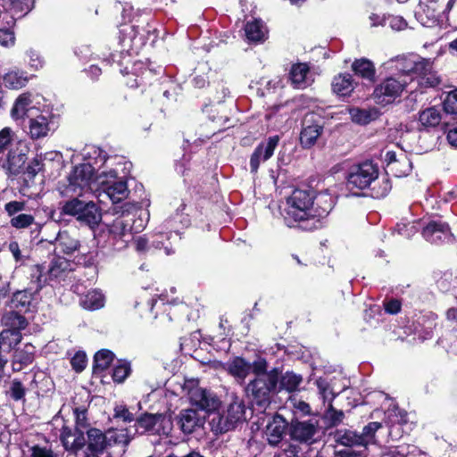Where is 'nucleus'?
Here are the masks:
<instances>
[{
	"label": "nucleus",
	"instance_id": "obj_1",
	"mask_svg": "<svg viewBox=\"0 0 457 457\" xmlns=\"http://www.w3.org/2000/svg\"><path fill=\"white\" fill-rule=\"evenodd\" d=\"M284 218L288 227L295 222L315 219L314 192L310 189H295L287 198Z\"/></svg>",
	"mask_w": 457,
	"mask_h": 457
},
{
	"label": "nucleus",
	"instance_id": "obj_2",
	"mask_svg": "<svg viewBox=\"0 0 457 457\" xmlns=\"http://www.w3.org/2000/svg\"><path fill=\"white\" fill-rule=\"evenodd\" d=\"M97 174H95V169L90 163H82L74 167L68 177V185L64 191V195L80 196L88 191H97L98 182Z\"/></svg>",
	"mask_w": 457,
	"mask_h": 457
},
{
	"label": "nucleus",
	"instance_id": "obj_3",
	"mask_svg": "<svg viewBox=\"0 0 457 457\" xmlns=\"http://www.w3.org/2000/svg\"><path fill=\"white\" fill-rule=\"evenodd\" d=\"M278 381V374L256 376L245 386L246 395L261 409H266L271 400Z\"/></svg>",
	"mask_w": 457,
	"mask_h": 457
},
{
	"label": "nucleus",
	"instance_id": "obj_4",
	"mask_svg": "<svg viewBox=\"0 0 457 457\" xmlns=\"http://www.w3.org/2000/svg\"><path fill=\"white\" fill-rule=\"evenodd\" d=\"M87 439L86 440V457H97L102 453L111 442L115 444H123L127 445L129 439L127 435L120 431H109L107 434L103 433L100 429L90 428L87 431Z\"/></svg>",
	"mask_w": 457,
	"mask_h": 457
},
{
	"label": "nucleus",
	"instance_id": "obj_5",
	"mask_svg": "<svg viewBox=\"0 0 457 457\" xmlns=\"http://www.w3.org/2000/svg\"><path fill=\"white\" fill-rule=\"evenodd\" d=\"M62 212L64 214L75 216L79 222L90 228L98 225L102 220L101 212L94 202H83L77 197L67 201L63 204Z\"/></svg>",
	"mask_w": 457,
	"mask_h": 457
},
{
	"label": "nucleus",
	"instance_id": "obj_6",
	"mask_svg": "<svg viewBox=\"0 0 457 457\" xmlns=\"http://www.w3.org/2000/svg\"><path fill=\"white\" fill-rule=\"evenodd\" d=\"M134 219L129 215H122L108 225L110 245L116 250L127 247L133 239V232H138L133 228Z\"/></svg>",
	"mask_w": 457,
	"mask_h": 457
},
{
	"label": "nucleus",
	"instance_id": "obj_7",
	"mask_svg": "<svg viewBox=\"0 0 457 457\" xmlns=\"http://www.w3.org/2000/svg\"><path fill=\"white\" fill-rule=\"evenodd\" d=\"M378 178V167L372 162L367 161L353 165L348 171L346 181L350 189L360 190L370 187Z\"/></svg>",
	"mask_w": 457,
	"mask_h": 457
},
{
	"label": "nucleus",
	"instance_id": "obj_8",
	"mask_svg": "<svg viewBox=\"0 0 457 457\" xmlns=\"http://www.w3.org/2000/svg\"><path fill=\"white\" fill-rule=\"evenodd\" d=\"M96 182H98V190H102L112 203L122 201L129 194L127 183L117 177L115 170H111L97 174Z\"/></svg>",
	"mask_w": 457,
	"mask_h": 457
},
{
	"label": "nucleus",
	"instance_id": "obj_9",
	"mask_svg": "<svg viewBox=\"0 0 457 457\" xmlns=\"http://www.w3.org/2000/svg\"><path fill=\"white\" fill-rule=\"evenodd\" d=\"M407 80L389 77L378 84L373 92L375 102L379 104H388L398 97L407 87Z\"/></svg>",
	"mask_w": 457,
	"mask_h": 457
},
{
	"label": "nucleus",
	"instance_id": "obj_10",
	"mask_svg": "<svg viewBox=\"0 0 457 457\" xmlns=\"http://www.w3.org/2000/svg\"><path fill=\"white\" fill-rule=\"evenodd\" d=\"M319 426L317 421L294 420L289 426V435L292 439L300 443L312 445L317 441L319 436Z\"/></svg>",
	"mask_w": 457,
	"mask_h": 457
},
{
	"label": "nucleus",
	"instance_id": "obj_11",
	"mask_svg": "<svg viewBox=\"0 0 457 457\" xmlns=\"http://www.w3.org/2000/svg\"><path fill=\"white\" fill-rule=\"evenodd\" d=\"M422 237L431 244L451 243L453 236L447 223L441 220H429L422 228Z\"/></svg>",
	"mask_w": 457,
	"mask_h": 457
},
{
	"label": "nucleus",
	"instance_id": "obj_12",
	"mask_svg": "<svg viewBox=\"0 0 457 457\" xmlns=\"http://www.w3.org/2000/svg\"><path fill=\"white\" fill-rule=\"evenodd\" d=\"M188 397L192 405L208 412L214 411L220 404V399L212 391L198 386L189 389Z\"/></svg>",
	"mask_w": 457,
	"mask_h": 457
},
{
	"label": "nucleus",
	"instance_id": "obj_13",
	"mask_svg": "<svg viewBox=\"0 0 457 457\" xmlns=\"http://www.w3.org/2000/svg\"><path fill=\"white\" fill-rule=\"evenodd\" d=\"M315 117L313 113H309L303 119L300 143L304 148H310L314 145L323 132L322 124L320 120H316Z\"/></svg>",
	"mask_w": 457,
	"mask_h": 457
},
{
	"label": "nucleus",
	"instance_id": "obj_14",
	"mask_svg": "<svg viewBox=\"0 0 457 457\" xmlns=\"http://www.w3.org/2000/svg\"><path fill=\"white\" fill-rule=\"evenodd\" d=\"M278 142L279 137L276 135L270 137L267 141L258 145L250 158V169L252 172H257L261 162L268 161L273 155Z\"/></svg>",
	"mask_w": 457,
	"mask_h": 457
},
{
	"label": "nucleus",
	"instance_id": "obj_15",
	"mask_svg": "<svg viewBox=\"0 0 457 457\" xmlns=\"http://www.w3.org/2000/svg\"><path fill=\"white\" fill-rule=\"evenodd\" d=\"M289 426L287 421L280 415H274L266 425L265 436L270 445H278L287 434Z\"/></svg>",
	"mask_w": 457,
	"mask_h": 457
},
{
	"label": "nucleus",
	"instance_id": "obj_16",
	"mask_svg": "<svg viewBox=\"0 0 457 457\" xmlns=\"http://www.w3.org/2000/svg\"><path fill=\"white\" fill-rule=\"evenodd\" d=\"M422 62V58L417 55H403L389 60L385 63L388 70H395L402 75H415L418 72V66Z\"/></svg>",
	"mask_w": 457,
	"mask_h": 457
},
{
	"label": "nucleus",
	"instance_id": "obj_17",
	"mask_svg": "<svg viewBox=\"0 0 457 457\" xmlns=\"http://www.w3.org/2000/svg\"><path fill=\"white\" fill-rule=\"evenodd\" d=\"M28 153V146L21 142H19L15 148L9 150L5 167L10 174L18 175L24 171Z\"/></svg>",
	"mask_w": 457,
	"mask_h": 457
},
{
	"label": "nucleus",
	"instance_id": "obj_18",
	"mask_svg": "<svg viewBox=\"0 0 457 457\" xmlns=\"http://www.w3.org/2000/svg\"><path fill=\"white\" fill-rule=\"evenodd\" d=\"M411 80H416L417 84L423 88L435 87L441 82V79L433 69L432 63L425 59H422L420 66H418V72L415 74V79L412 78Z\"/></svg>",
	"mask_w": 457,
	"mask_h": 457
},
{
	"label": "nucleus",
	"instance_id": "obj_19",
	"mask_svg": "<svg viewBox=\"0 0 457 457\" xmlns=\"http://www.w3.org/2000/svg\"><path fill=\"white\" fill-rule=\"evenodd\" d=\"M60 440L66 451L77 453L86 445L84 432L79 428L72 430L71 428L63 426L61 430Z\"/></svg>",
	"mask_w": 457,
	"mask_h": 457
},
{
	"label": "nucleus",
	"instance_id": "obj_20",
	"mask_svg": "<svg viewBox=\"0 0 457 457\" xmlns=\"http://www.w3.org/2000/svg\"><path fill=\"white\" fill-rule=\"evenodd\" d=\"M52 130V122L48 115L38 114L29 117L28 121V134L32 139L46 137Z\"/></svg>",
	"mask_w": 457,
	"mask_h": 457
},
{
	"label": "nucleus",
	"instance_id": "obj_21",
	"mask_svg": "<svg viewBox=\"0 0 457 457\" xmlns=\"http://www.w3.org/2000/svg\"><path fill=\"white\" fill-rule=\"evenodd\" d=\"M0 13H8L16 20L26 15L33 7V0H0Z\"/></svg>",
	"mask_w": 457,
	"mask_h": 457
},
{
	"label": "nucleus",
	"instance_id": "obj_22",
	"mask_svg": "<svg viewBox=\"0 0 457 457\" xmlns=\"http://www.w3.org/2000/svg\"><path fill=\"white\" fill-rule=\"evenodd\" d=\"M21 333L18 330H3L0 333V367H4L8 360L6 353L16 350L15 347L21 341Z\"/></svg>",
	"mask_w": 457,
	"mask_h": 457
},
{
	"label": "nucleus",
	"instance_id": "obj_23",
	"mask_svg": "<svg viewBox=\"0 0 457 457\" xmlns=\"http://www.w3.org/2000/svg\"><path fill=\"white\" fill-rule=\"evenodd\" d=\"M289 79L294 87L303 89L310 86L312 81V74L307 63L298 62L292 65L289 71Z\"/></svg>",
	"mask_w": 457,
	"mask_h": 457
},
{
	"label": "nucleus",
	"instance_id": "obj_24",
	"mask_svg": "<svg viewBox=\"0 0 457 457\" xmlns=\"http://www.w3.org/2000/svg\"><path fill=\"white\" fill-rule=\"evenodd\" d=\"M14 19L8 13H0V46L9 48L15 45Z\"/></svg>",
	"mask_w": 457,
	"mask_h": 457
},
{
	"label": "nucleus",
	"instance_id": "obj_25",
	"mask_svg": "<svg viewBox=\"0 0 457 457\" xmlns=\"http://www.w3.org/2000/svg\"><path fill=\"white\" fill-rule=\"evenodd\" d=\"M170 420L162 414H145L137 420L139 428L144 432H152L155 434L165 433L162 426L169 424Z\"/></svg>",
	"mask_w": 457,
	"mask_h": 457
},
{
	"label": "nucleus",
	"instance_id": "obj_26",
	"mask_svg": "<svg viewBox=\"0 0 457 457\" xmlns=\"http://www.w3.org/2000/svg\"><path fill=\"white\" fill-rule=\"evenodd\" d=\"M443 112L438 106H430L419 112L418 123L420 129H429L438 126L442 120Z\"/></svg>",
	"mask_w": 457,
	"mask_h": 457
},
{
	"label": "nucleus",
	"instance_id": "obj_27",
	"mask_svg": "<svg viewBox=\"0 0 457 457\" xmlns=\"http://www.w3.org/2000/svg\"><path fill=\"white\" fill-rule=\"evenodd\" d=\"M31 94L25 92L21 94L15 100L11 110V116L14 120L31 117L29 112L34 109L32 106Z\"/></svg>",
	"mask_w": 457,
	"mask_h": 457
},
{
	"label": "nucleus",
	"instance_id": "obj_28",
	"mask_svg": "<svg viewBox=\"0 0 457 457\" xmlns=\"http://www.w3.org/2000/svg\"><path fill=\"white\" fill-rule=\"evenodd\" d=\"M355 82L351 74L340 73L332 80V90L339 96H348L355 87Z\"/></svg>",
	"mask_w": 457,
	"mask_h": 457
},
{
	"label": "nucleus",
	"instance_id": "obj_29",
	"mask_svg": "<svg viewBox=\"0 0 457 457\" xmlns=\"http://www.w3.org/2000/svg\"><path fill=\"white\" fill-rule=\"evenodd\" d=\"M230 426L235 428L236 426L245 420V406L243 400L235 397L228 406L225 412Z\"/></svg>",
	"mask_w": 457,
	"mask_h": 457
},
{
	"label": "nucleus",
	"instance_id": "obj_30",
	"mask_svg": "<svg viewBox=\"0 0 457 457\" xmlns=\"http://www.w3.org/2000/svg\"><path fill=\"white\" fill-rule=\"evenodd\" d=\"M420 22L426 27H434L443 22V10H437L436 4L434 2L427 4L422 12L419 14Z\"/></svg>",
	"mask_w": 457,
	"mask_h": 457
},
{
	"label": "nucleus",
	"instance_id": "obj_31",
	"mask_svg": "<svg viewBox=\"0 0 457 457\" xmlns=\"http://www.w3.org/2000/svg\"><path fill=\"white\" fill-rule=\"evenodd\" d=\"M245 32L248 41L261 43L266 39L268 30L262 21L253 20L245 24Z\"/></svg>",
	"mask_w": 457,
	"mask_h": 457
},
{
	"label": "nucleus",
	"instance_id": "obj_32",
	"mask_svg": "<svg viewBox=\"0 0 457 457\" xmlns=\"http://www.w3.org/2000/svg\"><path fill=\"white\" fill-rule=\"evenodd\" d=\"M251 370V364L241 357H236L227 364L228 373L241 383L245 381Z\"/></svg>",
	"mask_w": 457,
	"mask_h": 457
},
{
	"label": "nucleus",
	"instance_id": "obj_33",
	"mask_svg": "<svg viewBox=\"0 0 457 457\" xmlns=\"http://www.w3.org/2000/svg\"><path fill=\"white\" fill-rule=\"evenodd\" d=\"M56 245L65 254H71L80 246L79 240L68 231H60L56 237Z\"/></svg>",
	"mask_w": 457,
	"mask_h": 457
},
{
	"label": "nucleus",
	"instance_id": "obj_34",
	"mask_svg": "<svg viewBox=\"0 0 457 457\" xmlns=\"http://www.w3.org/2000/svg\"><path fill=\"white\" fill-rule=\"evenodd\" d=\"M352 69L356 75L370 82H374L376 70L371 61L366 58L357 59L353 62Z\"/></svg>",
	"mask_w": 457,
	"mask_h": 457
},
{
	"label": "nucleus",
	"instance_id": "obj_35",
	"mask_svg": "<svg viewBox=\"0 0 457 457\" xmlns=\"http://www.w3.org/2000/svg\"><path fill=\"white\" fill-rule=\"evenodd\" d=\"M1 323L6 328L4 330H21L24 329L28 324L26 319L17 312L10 311L3 314Z\"/></svg>",
	"mask_w": 457,
	"mask_h": 457
},
{
	"label": "nucleus",
	"instance_id": "obj_36",
	"mask_svg": "<svg viewBox=\"0 0 457 457\" xmlns=\"http://www.w3.org/2000/svg\"><path fill=\"white\" fill-rule=\"evenodd\" d=\"M334 438L337 444L349 448L354 446H362L360 434L357 431L350 429H338L335 432Z\"/></svg>",
	"mask_w": 457,
	"mask_h": 457
},
{
	"label": "nucleus",
	"instance_id": "obj_37",
	"mask_svg": "<svg viewBox=\"0 0 457 457\" xmlns=\"http://www.w3.org/2000/svg\"><path fill=\"white\" fill-rule=\"evenodd\" d=\"M3 81L4 86L10 89H20L27 85L29 78L25 71L12 70L4 75Z\"/></svg>",
	"mask_w": 457,
	"mask_h": 457
},
{
	"label": "nucleus",
	"instance_id": "obj_38",
	"mask_svg": "<svg viewBox=\"0 0 457 457\" xmlns=\"http://www.w3.org/2000/svg\"><path fill=\"white\" fill-rule=\"evenodd\" d=\"M314 212L315 218H322L327 216L334 207V200L332 196L327 193H320L314 195Z\"/></svg>",
	"mask_w": 457,
	"mask_h": 457
},
{
	"label": "nucleus",
	"instance_id": "obj_39",
	"mask_svg": "<svg viewBox=\"0 0 457 457\" xmlns=\"http://www.w3.org/2000/svg\"><path fill=\"white\" fill-rule=\"evenodd\" d=\"M199 419L194 410H184L179 417V424L181 430L186 434H190L198 425Z\"/></svg>",
	"mask_w": 457,
	"mask_h": 457
},
{
	"label": "nucleus",
	"instance_id": "obj_40",
	"mask_svg": "<svg viewBox=\"0 0 457 457\" xmlns=\"http://www.w3.org/2000/svg\"><path fill=\"white\" fill-rule=\"evenodd\" d=\"M81 304L87 310H98L104 305V296L99 290L88 291L81 300Z\"/></svg>",
	"mask_w": 457,
	"mask_h": 457
},
{
	"label": "nucleus",
	"instance_id": "obj_41",
	"mask_svg": "<svg viewBox=\"0 0 457 457\" xmlns=\"http://www.w3.org/2000/svg\"><path fill=\"white\" fill-rule=\"evenodd\" d=\"M34 347L31 345H25L24 349H16L13 354V370H20L21 365H27L33 360Z\"/></svg>",
	"mask_w": 457,
	"mask_h": 457
},
{
	"label": "nucleus",
	"instance_id": "obj_42",
	"mask_svg": "<svg viewBox=\"0 0 457 457\" xmlns=\"http://www.w3.org/2000/svg\"><path fill=\"white\" fill-rule=\"evenodd\" d=\"M315 384L318 388L319 395L324 404L332 403L337 394L334 392L330 382L326 378H319L316 379Z\"/></svg>",
	"mask_w": 457,
	"mask_h": 457
},
{
	"label": "nucleus",
	"instance_id": "obj_43",
	"mask_svg": "<svg viewBox=\"0 0 457 457\" xmlns=\"http://www.w3.org/2000/svg\"><path fill=\"white\" fill-rule=\"evenodd\" d=\"M382 427L380 422H370L360 432V438L363 447H367L370 445H376V432Z\"/></svg>",
	"mask_w": 457,
	"mask_h": 457
},
{
	"label": "nucleus",
	"instance_id": "obj_44",
	"mask_svg": "<svg viewBox=\"0 0 457 457\" xmlns=\"http://www.w3.org/2000/svg\"><path fill=\"white\" fill-rule=\"evenodd\" d=\"M412 170V163L407 155L403 153L399 154L398 162H394L389 170L395 177L401 178L410 174Z\"/></svg>",
	"mask_w": 457,
	"mask_h": 457
},
{
	"label": "nucleus",
	"instance_id": "obj_45",
	"mask_svg": "<svg viewBox=\"0 0 457 457\" xmlns=\"http://www.w3.org/2000/svg\"><path fill=\"white\" fill-rule=\"evenodd\" d=\"M210 425L212 430L216 434L225 433L228 430L233 429L230 426L228 420L227 419V414L213 412L212 414V418L210 420Z\"/></svg>",
	"mask_w": 457,
	"mask_h": 457
},
{
	"label": "nucleus",
	"instance_id": "obj_46",
	"mask_svg": "<svg viewBox=\"0 0 457 457\" xmlns=\"http://www.w3.org/2000/svg\"><path fill=\"white\" fill-rule=\"evenodd\" d=\"M114 354L109 350L98 351L95 355L94 369L96 371L106 370L113 361Z\"/></svg>",
	"mask_w": 457,
	"mask_h": 457
},
{
	"label": "nucleus",
	"instance_id": "obj_47",
	"mask_svg": "<svg viewBox=\"0 0 457 457\" xmlns=\"http://www.w3.org/2000/svg\"><path fill=\"white\" fill-rule=\"evenodd\" d=\"M302 380L301 376L293 372H286L280 378L279 386L281 389H285L287 392H294L298 388Z\"/></svg>",
	"mask_w": 457,
	"mask_h": 457
},
{
	"label": "nucleus",
	"instance_id": "obj_48",
	"mask_svg": "<svg viewBox=\"0 0 457 457\" xmlns=\"http://www.w3.org/2000/svg\"><path fill=\"white\" fill-rule=\"evenodd\" d=\"M344 418L345 413L343 411L335 409L332 403L327 404L323 413V419L329 426L339 425L343 421Z\"/></svg>",
	"mask_w": 457,
	"mask_h": 457
},
{
	"label": "nucleus",
	"instance_id": "obj_49",
	"mask_svg": "<svg viewBox=\"0 0 457 457\" xmlns=\"http://www.w3.org/2000/svg\"><path fill=\"white\" fill-rule=\"evenodd\" d=\"M32 298V294L27 290L17 291L12 298V307L27 310L31 303Z\"/></svg>",
	"mask_w": 457,
	"mask_h": 457
},
{
	"label": "nucleus",
	"instance_id": "obj_50",
	"mask_svg": "<svg viewBox=\"0 0 457 457\" xmlns=\"http://www.w3.org/2000/svg\"><path fill=\"white\" fill-rule=\"evenodd\" d=\"M443 14L450 27L457 29V0H448Z\"/></svg>",
	"mask_w": 457,
	"mask_h": 457
},
{
	"label": "nucleus",
	"instance_id": "obj_51",
	"mask_svg": "<svg viewBox=\"0 0 457 457\" xmlns=\"http://www.w3.org/2000/svg\"><path fill=\"white\" fill-rule=\"evenodd\" d=\"M386 418L392 425L403 424L407 422V412L396 405L390 407L386 412Z\"/></svg>",
	"mask_w": 457,
	"mask_h": 457
},
{
	"label": "nucleus",
	"instance_id": "obj_52",
	"mask_svg": "<svg viewBox=\"0 0 457 457\" xmlns=\"http://www.w3.org/2000/svg\"><path fill=\"white\" fill-rule=\"evenodd\" d=\"M349 113L353 122L361 125L369 123L373 119V113L364 109L351 108Z\"/></svg>",
	"mask_w": 457,
	"mask_h": 457
},
{
	"label": "nucleus",
	"instance_id": "obj_53",
	"mask_svg": "<svg viewBox=\"0 0 457 457\" xmlns=\"http://www.w3.org/2000/svg\"><path fill=\"white\" fill-rule=\"evenodd\" d=\"M69 267L68 261L63 257H54L48 269L51 277L57 278Z\"/></svg>",
	"mask_w": 457,
	"mask_h": 457
},
{
	"label": "nucleus",
	"instance_id": "obj_54",
	"mask_svg": "<svg viewBox=\"0 0 457 457\" xmlns=\"http://www.w3.org/2000/svg\"><path fill=\"white\" fill-rule=\"evenodd\" d=\"M26 55L28 57L27 63L32 70L38 71L44 67V58L37 50L30 48L26 51Z\"/></svg>",
	"mask_w": 457,
	"mask_h": 457
},
{
	"label": "nucleus",
	"instance_id": "obj_55",
	"mask_svg": "<svg viewBox=\"0 0 457 457\" xmlns=\"http://www.w3.org/2000/svg\"><path fill=\"white\" fill-rule=\"evenodd\" d=\"M15 138V132L10 127H4L0 130V154L9 149Z\"/></svg>",
	"mask_w": 457,
	"mask_h": 457
},
{
	"label": "nucleus",
	"instance_id": "obj_56",
	"mask_svg": "<svg viewBox=\"0 0 457 457\" xmlns=\"http://www.w3.org/2000/svg\"><path fill=\"white\" fill-rule=\"evenodd\" d=\"M130 364L127 361H120L113 369L112 378L115 382L121 383L130 374Z\"/></svg>",
	"mask_w": 457,
	"mask_h": 457
},
{
	"label": "nucleus",
	"instance_id": "obj_57",
	"mask_svg": "<svg viewBox=\"0 0 457 457\" xmlns=\"http://www.w3.org/2000/svg\"><path fill=\"white\" fill-rule=\"evenodd\" d=\"M391 190V184L386 178H382L372 187V195L376 198L385 197Z\"/></svg>",
	"mask_w": 457,
	"mask_h": 457
},
{
	"label": "nucleus",
	"instance_id": "obj_58",
	"mask_svg": "<svg viewBox=\"0 0 457 457\" xmlns=\"http://www.w3.org/2000/svg\"><path fill=\"white\" fill-rule=\"evenodd\" d=\"M186 205L184 204H181L180 206L177 209L175 215L169 220L167 222L169 224V227L171 228H178V226H176L177 223L181 224L182 226H187L189 224V219L187 215H185L183 213V211L185 210Z\"/></svg>",
	"mask_w": 457,
	"mask_h": 457
},
{
	"label": "nucleus",
	"instance_id": "obj_59",
	"mask_svg": "<svg viewBox=\"0 0 457 457\" xmlns=\"http://www.w3.org/2000/svg\"><path fill=\"white\" fill-rule=\"evenodd\" d=\"M8 394H9L10 397L12 399H13L14 401H21V400L24 399V397H25L26 388L21 384V381H19L17 379H13L11 382Z\"/></svg>",
	"mask_w": 457,
	"mask_h": 457
},
{
	"label": "nucleus",
	"instance_id": "obj_60",
	"mask_svg": "<svg viewBox=\"0 0 457 457\" xmlns=\"http://www.w3.org/2000/svg\"><path fill=\"white\" fill-rule=\"evenodd\" d=\"M34 222V217L26 213H21L17 216H13L11 220V225L15 228H26Z\"/></svg>",
	"mask_w": 457,
	"mask_h": 457
},
{
	"label": "nucleus",
	"instance_id": "obj_61",
	"mask_svg": "<svg viewBox=\"0 0 457 457\" xmlns=\"http://www.w3.org/2000/svg\"><path fill=\"white\" fill-rule=\"evenodd\" d=\"M444 110L447 113L457 114V88L448 93L444 101Z\"/></svg>",
	"mask_w": 457,
	"mask_h": 457
},
{
	"label": "nucleus",
	"instance_id": "obj_62",
	"mask_svg": "<svg viewBox=\"0 0 457 457\" xmlns=\"http://www.w3.org/2000/svg\"><path fill=\"white\" fill-rule=\"evenodd\" d=\"M29 457H57V455L48 447L38 445L29 448Z\"/></svg>",
	"mask_w": 457,
	"mask_h": 457
},
{
	"label": "nucleus",
	"instance_id": "obj_63",
	"mask_svg": "<svg viewBox=\"0 0 457 457\" xmlns=\"http://www.w3.org/2000/svg\"><path fill=\"white\" fill-rule=\"evenodd\" d=\"M387 24L393 30L400 31L407 28V21L401 16L391 15L386 18Z\"/></svg>",
	"mask_w": 457,
	"mask_h": 457
},
{
	"label": "nucleus",
	"instance_id": "obj_64",
	"mask_svg": "<svg viewBox=\"0 0 457 457\" xmlns=\"http://www.w3.org/2000/svg\"><path fill=\"white\" fill-rule=\"evenodd\" d=\"M71 364L77 372L82 371L87 364L86 354L82 352L76 353L71 360Z\"/></svg>",
	"mask_w": 457,
	"mask_h": 457
}]
</instances>
